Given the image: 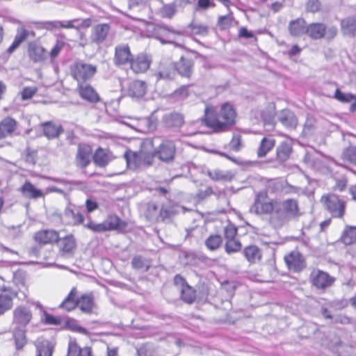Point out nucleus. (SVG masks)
Instances as JSON below:
<instances>
[{
    "mask_svg": "<svg viewBox=\"0 0 356 356\" xmlns=\"http://www.w3.org/2000/svg\"><path fill=\"white\" fill-rule=\"evenodd\" d=\"M17 122L12 118H6L0 122V139L13 134L15 130Z\"/></svg>",
    "mask_w": 356,
    "mask_h": 356,
    "instance_id": "nucleus-35",
    "label": "nucleus"
},
{
    "mask_svg": "<svg viewBox=\"0 0 356 356\" xmlns=\"http://www.w3.org/2000/svg\"><path fill=\"white\" fill-rule=\"evenodd\" d=\"M132 267L136 270H142L147 271L149 269V264L147 261L141 256H136L131 260Z\"/></svg>",
    "mask_w": 356,
    "mask_h": 356,
    "instance_id": "nucleus-53",
    "label": "nucleus"
},
{
    "mask_svg": "<svg viewBox=\"0 0 356 356\" xmlns=\"http://www.w3.org/2000/svg\"><path fill=\"white\" fill-rule=\"evenodd\" d=\"M309 279L312 284L318 289H325L330 287L335 281L334 277L319 269H314L310 274Z\"/></svg>",
    "mask_w": 356,
    "mask_h": 356,
    "instance_id": "nucleus-8",
    "label": "nucleus"
},
{
    "mask_svg": "<svg viewBox=\"0 0 356 356\" xmlns=\"http://www.w3.org/2000/svg\"><path fill=\"white\" fill-rule=\"evenodd\" d=\"M194 63L192 59L181 56L175 64V71L181 76L189 78L193 74Z\"/></svg>",
    "mask_w": 356,
    "mask_h": 356,
    "instance_id": "nucleus-21",
    "label": "nucleus"
},
{
    "mask_svg": "<svg viewBox=\"0 0 356 356\" xmlns=\"http://www.w3.org/2000/svg\"><path fill=\"white\" fill-rule=\"evenodd\" d=\"M17 296V293L13 292L10 288L3 286L0 293V316L12 309L13 299Z\"/></svg>",
    "mask_w": 356,
    "mask_h": 356,
    "instance_id": "nucleus-12",
    "label": "nucleus"
},
{
    "mask_svg": "<svg viewBox=\"0 0 356 356\" xmlns=\"http://www.w3.org/2000/svg\"><path fill=\"white\" fill-rule=\"evenodd\" d=\"M54 346L48 340L38 341L36 344V356H52Z\"/></svg>",
    "mask_w": 356,
    "mask_h": 356,
    "instance_id": "nucleus-45",
    "label": "nucleus"
},
{
    "mask_svg": "<svg viewBox=\"0 0 356 356\" xmlns=\"http://www.w3.org/2000/svg\"><path fill=\"white\" fill-rule=\"evenodd\" d=\"M208 175L213 181H230L233 177L230 172L219 169L208 171Z\"/></svg>",
    "mask_w": 356,
    "mask_h": 356,
    "instance_id": "nucleus-49",
    "label": "nucleus"
},
{
    "mask_svg": "<svg viewBox=\"0 0 356 356\" xmlns=\"http://www.w3.org/2000/svg\"><path fill=\"white\" fill-rule=\"evenodd\" d=\"M275 106L274 104H268V106L261 111V117L264 122L265 127H267L268 130H271L275 128Z\"/></svg>",
    "mask_w": 356,
    "mask_h": 356,
    "instance_id": "nucleus-18",
    "label": "nucleus"
},
{
    "mask_svg": "<svg viewBox=\"0 0 356 356\" xmlns=\"http://www.w3.org/2000/svg\"><path fill=\"white\" fill-rule=\"evenodd\" d=\"M154 157L166 163L174 161L176 154L175 142L170 140H163L153 152Z\"/></svg>",
    "mask_w": 356,
    "mask_h": 356,
    "instance_id": "nucleus-6",
    "label": "nucleus"
},
{
    "mask_svg": "<svg viewBox=\"0 0 356 356\" xmlns=\"http://www.w3.org/2000/svg\"><path fill=\"white\" fill-rule=\"evenodd\" d=\"M275 145V140L273 136L264 137L260 141L257 148V154L259 158H262L273 149Z\"/></svg>",
    "mask_w": 356,
    "mask_h": 356,
    "instance_id": "nucleus-28",
    "label": "nucleus"
},
{
    "mask_svg": "<svg viewBox=\"0 0 356 356\" xmlns=\"http://www.w3.org/2000/svg\"><path fill=\"white\" fill-rule=\"evenodd\" d=\"M124 156L127 167L131 170L151 165L154 157V153H149L145 151L132 152L130 150L126 152Z\"/></svg>",
    "mask_w": 356,
    "mask_h": 356,
    "instance_id": "nucleus-3",
    "label": "nucleus"
},
{
    "mask_svg": "<svg viewBox=\"0 0 356 356\" xmlns=\"http://www.w3.org/2000/svg\"><path fill=\"white\" fill-rule=\"evenodd\" d=\"M133 56L127 44H118L115 48L113 63L118 67L129 65Z\"/></svg>",
    "mask_w": 356,
    "mask_h": 356,
    "instance_id": "nucleus-11",
    "label": "nucleus"
},
{
    "mask_svg": "<svg viewBox=\"0 0 356 356\" xmlns=\"http://www.w3.org/2000/svg\"><path fill=\"white\" fill-rule=\"evenodd\" d=\"M355 97L352 93H343L339 88H337L333 97L342 103H350L355 99Z\"/></svg>",
    "mask_w": 356,
    "mask_h": 356,
    "instance_id": "nucleus-54",
    "label": "nucleus"
},
{
    "mask_svg": "<svg viewBox=\"0 0 356 356\" xmlns=\"http://www.w3.org/2000/svg\"><path fill=\"white\" fill-rule=\"evenodd\" d=\"M93 305L94 298L92 294H83L77 298V306L84 313H90Z\"/></svg>",
    "mask_w": 356,
    "mask_h": 356,
    "instance_id": "nucleus-37",
    "label": "nucleus"
},
{
    "mask_svg": "<svg viewBox=\"0 0 356 356\" xmlns=\"http://www.w3.org/2000/svg\"><path fill=\"white\" fill-rule=\"evenodd\" d=\"M106 232L110 230L123 231L127 227V222L120 219L118 216L112 215L104 221Z\"/></svg>",
    "mask_w": 356,
    "mask_h": 356,
    "instance_id": "nucleus-24",
    "label": "nucleus"
},
{
    "mask_svg": "<svg viewBox=\"0 0 356 356\" xmlns=\"http://www.w3.org/2000/svg\"><path fill=\"white\" fill-rule=\"evenodd\" d=\"M306 22L303 18H298L290 22L289 31L293 36H300L306 33Z\"/></svg>",
    "mask_w": 356,
    "mask_h": 356,
    "instance_id": "nucleus-34",
    "label": "nucleus"
},
{
    "mask_svg": "<svg viewBox=\"0 0 356 356\" xmlns=\"http://www.w3.org/2000/svg\"><path fill=\"white\" fill-rule=\"evenodd\" d=\"M280 205L291 220L300 215L298 202L294 199H287L283 201Z\"/></svg>",
    "mask_w": 356,
    "mask_h": 356,
    "instance_id": "nucleus-31",
    "label": "nucleus"
},
{
    "mask_svg": "<svg viewBox=\"0 0 356 356\" xmlns=\"http://www.w3.org/2000/svg\"><path fill=\"white\" fill-rule=\"evenodd\" d=\"M222 238L218 234L211 235L205 241V245L210 250H217L222 244Z\"/></svg>",
    "mask_w": 356,
    "mask_h": 356,
    "instance_id": "nucleus-50",
    "label": "nucleus"
},
{
    "mask_svg": "<svg viewBox=\"0 0 356 356\" xmlns=\"http://www.w3.org/2000/svg\"><path fill=\"white\" fill-rule=\"evenodd\" d=\"M42 127L44 135L49 139L57 138L63 132L60 125H56L52 122H44Z\"/></svg>",
    "mask_w": 356,
    "mask_h": 356,
    "instance_id": "nucleus-33",
    "label": "nucleus"
},
{
    "mask_svg": "<svg viewBox=\"0 0 356 356\" xmlns=\"http://www.w3.org/2000/svg\"><path fill=\"white\" fill-rule=\"evenodd\" d=\"M321 8V3L319 0H307L306 10L309 13L318 12Z\"/></svg>",
    "mask_w": 356,
    "mask_h": 356,
    "instance_id": "nucleus-61",
    "label": "nucleus"
},
{
    "mask_svg": "<svg viewBox=\"0 0 356 356\" xmlns=\"http://www.w3.org/2000/svg\"><path fill=\"white\" fill-rule=\"evenodd\" d=\"M92 20L90 18L81 19L74 18L70 20H54L47 21L44 22L45 28L53 31L59 29H73L79 31L81 29H87L91 26Z\"/></svg>",
    "mask_w": 356,
    "mask_h": 356,
    "instance_id": "nucleus-5",
    "label": "nucleus"
},
{
    "mask_svg": "<svg viewBox=\"0 0 356 356\" xmlns=\"http://www.w3.org/2000/svg\"><path fill=\"white\" fill-rule=\"evenodd\" d=\"M77 290L73 287L67 296L60 303L59 307L67 312L72 311L77 306Z\"/></svg>",
    "mask_w": 356,
    "mask_h": 356,
    "instance_id": "nucleus-36",
    "label": "nucleus"
},
{
    "mask_svg": "<svg viewBox=\"0 0 356 356\" xmlns=\"http://www.w3.org/2000/svg\"><path fill=\"white\" fill-rule=\"evenodd\" d=\"M96 65L78 61L74 63L70 68L72 76L78 82V86L85 83L90 80L96 74Z\"/></svg>",
    "mask_w": 356,
    "mask_h": 356,
    "instance_id": "nucleus-2",
    "label": "nucleus"
},
{
    "mask_svg": "<svg viewBox=\"0 0 356 356\" xmlns=\"http://www.w3.org/2000/svg\"><path fill=\"white\" fill-rule=\"evenodd\" d=\"M284 261L288 268L294 272H299L305 266L302 256L298 251H292L286 255Z\"/></svg>",
    "mask_w": 356,
    "mask_h": 356,
    "instance_id": "nucleus-15",
    "label": "nucleus"
},
{
    "mask_svg": "<svg viewBox=\"0 0 356 356\" xmlns=\"http://www.w3.org/2000/svg\"><path fill=\"white\" fill-rule=\"evenodd\" d=\"M345 245H352L356 242V226L346 225L340 238Z\"/></svg>",
    "mask_w": 356,
    "mask_h": 356,
    "instance_id": "nucleus-40",
    "label": "nucleus"
},
{
    "mask_svg": "<svg viewBox=\"0 0 356 356\" xmlns=\"http://www.w3.org/2000/svg\"><path fill=\"white\" fill-rule=\"evenodd\" d=\"M78 88L80 96L83 99L92 103L99 101V95L90 85L83 83L78 86Z\"/></svg>",
    "mask_w": 356,
    "mask_h": 356,
    "instance_id": "nucleus-26",
    "label": "nucleus"
},
{
    "mask_svg": "<svg viewBox=\"0 0 356 356\" xmlns=\"http://www.w3.org/2000/svg\"><path fill=\"white\" fill-rule=\"evenodd\" d=\"M275 205L272 201H268L263 193H259L254 204L251 206L250 211L257 215L272 213Z\"/></svg>",
    "mask_w": 356,
    "mask_h": 356,
    "instance_id": "nucleus-10",
    "label": "nucleus"
},
{
    "mask_svg": "<svg viewBox=\"0 0 356 356\" xmlns=\"http://www.w3.org/2000/svg\"><path fill=\"white\" fill-rule=\"evenodd\" d=\"M134 72L138 74L145 72L149 67V61L144 55H139L136 59L132 58L129 64Z\"/></svg>",
    "mask_w": 356,
    "mask_h": 356,
    "instance_id": "nucleus-29",
    "label": "nucleus"
},
{
    "mask_svg": "<svg viewBox=\"0 0 356 356\" xmlns=\"http://www.w3.org/2000/svg\"><path fill=\"white\" fill-rule=\"evenodd\" d=\"M147 92V84L145 81L134 80L129 83L127 88V94L131 98L140 99Z\"/></svg>",
    "mask_w": 356,
    "mask_h": 356,
    "instance_id": "nucleus-19",
    "label": "nucleus"
},
{
    "mask_svg": "<svg viewBox=\"0 0 356 356\" xmlns=\"http://www.w3.org/2000/svg\"><path fill=\"white\" fill-rule=\"evenodd\" d=\"M189 28L197 35H207L209 33V27L206 24L192 22L189 25Z\"/></svg>",
    "mask_w": 356,
    "mask_h": 356,
    "instance_id": "nucleus-55",
    "label": "nucleus"
},
{
    "mask_svg": "<svg viewBox=\"0 0 356 356\" xmlns=\"http://www.w3.org/2000/svg\"><path fill=\"white\" fill-rule=\"evenodd\" d=\"M34 238L37 242L47 244L57 242L59 236L58 232L54 230H42L37 232Z\"/></svg>",
    "mask_w": 356,
    "mask_h": 356,
    "instance_id": "nucleus-25",
    "label": "nucleus"
},
{
    "mask_svg": "<svg viewBox=\"0 0 356 356\" xmlns=\"http://www.w3.org/2000/svg\"><path fill=\"white\" fill-rule=\"evenodd\" d=\"M290 220L291 218L280 204L275 205V209L270 216V222L273 227H281Z\"/></svg>",
    "mask_w": 356,
    "mask_h": 356,
    "instance_id": "nucleus-16",
    "label": "nucleus"
},
{
    "mask_svg": "<svg viewBox=\"0 0 356 356\" xmlns=\"http://www.w3.org/2000/svg\"><path fill=\"white\" fill-rule=\"evenodd\" d=\"M161 12L163 17L171 18L176 13V6L174 4L165 5Z\"/></svg>",
    "mask_w": 356,
    "mask_h": 356,
    "instance_id": "nucleus-62",
    "label": "nucleus"
},
{
    "mask_svg": "<svg viewBox=\"0 0 356 356\" xmlns=\"http://www.w3.org/2000/svg\"><path fill=\"white\" fill-rule=\"evenodd\" d=\"M181 209H182L177 204L170 203L167 205H163L159 212V217L164 221L178 213Z\"/></svg>",
    "mask_w": 356,
    "mask_h": 356,
    "instance_id": "nucleus-44",
    "label": "nucleus"
},
{
    "mask_svg": "<svg viewBox=\"0 0 356 356\" xmlns=\"http://www.w3.org/2000/svg\"><path fill=\"white\" fill-rule=\"evenodd\" d=\"M91 154L92 147L89 145L79 144L76 156V165L81 168L87 167L90 163Z\"/></svg>",
    "mask_w": 356,
    "mask_h": 356,
    "instance_id": "nucleus-14",
    "label": "nucleus"
},
{
    "mask_svg": "<svg viewBox=\"0 0 356 356\" xmlns=\"http://www.w3.org/2000/svg\"><path fill=\"white\" fill-rule=\"evenodd\" d=\"M84 227L92 231L95 233H101L106 232L105 225L103 222L95 223L92 220H89L86 224H83Z\"/></svg>",
    "mask_w": 356,
    "mask_h": 356,
    "instance_id": "nucleus-58",
    "label": "nucleus"
},
{
    "mask_svg": "<svg viewBox=\"0 0 356 356\" xmlns=\"http://www.w3.org/2000/svg\"><path fill=\"white\" fill-rule=\"evenodd\" d=\"M237 227L233 224H229L225 227L224 229V235L225 239L232 240L236 239V236L237 234Z\"/></svg>",
    "mask_w": 356,
    "mask_h": 356,
    "instance_id": "nucleus-59",
    "label": "nucleus"
},
{
    "mask_svg": "<svg viewBox=\"0 0 356 356\" xmlns=\"http://www.w3.org/2000/svg\"><path fill=\"white\" fill-rule=\"evenodd\" d=\"M277 119L287 129H295L298 125V119L293 112L283 109L277 113Z\"/></svg>",
    "mask_w": 356,
    "mask_h": 356,
    "instance_id": "nucleus-17",
    "label": "nucleus"
},
{
    "mask_svg": "<svg viewBox=\"0 0 356 356\" xmlns=\"http://www.w3.org/2000/svg\"><path fill=\"white\" fill-rule=\"evenodd\" d=\"M236 113L232 105L224 104L220 111L217 113L212 106H207L204 111V118L202 119L203 123L214 132H222L235 123Z\"/></svg>",
    "mask_w": 356,
    "mask_h": 356,
    "instance_id": "nucleus-1",
    "label": "nucleus"
},
{
    "mask_svg": "<svg viewBox=\"0 0 356 356\" xmlns=\"http://www.w3.org/2000/svg\"><path fill=\"white\" fill-rule=\"evenodd\" d=\"M44 317L42 318V322L46 325H58L63 323V318L61 317L54 316L47 312H44Z\"/></svg>",
    "mask_w": 356,
    "mask_h": 356,
    "instance_id": "nucleus-56",
    "label": "nucleus"
},
{
    "mask_svg": "<svg viewBox=\"0 0 356 356\" xmlns=\"http://www.w3.org/2000/svg\"><path fill=\"white\" fill-rule=\"evenodd\" d=\"M321 202L332 217L337 218L343 217L346 202L341 200L337 195L332 193L324 195L321 197Z\"/></svg>",
    "mask_w": 356,
    "mask_h": 356,
    "instance_id": "nucleus-4",
    "label": "nucleus"
},
{
    "mask_svg": "<svg viewBox=\"0 0 356 356\" xmlns=\"http://www.w3.org/2000/svg\"><path fill=\"white\" fill-rule=\"evenodd\" d=\"M22 194L29 199H38L44 196L43 192L36 188L30 181H26L21 187Z\"/></svg>",
    "mask_w": 356,
    "mask_h": 356,
    "instance_id": "nucleus-30",
    "label": "nucleus"
},
{
    "mask_svg": "<svg viewBox=\"0 0 356 356\" xmlns=\"http://www.w3.org/2000/svg\"><path fill=\"white\" fill-rule=\"evenodd\" d=\"M26 328L13 327V334L17 349L22 348L26 343Z\"/></svg>",
    "mask_w": 356,
    "mask_h": 356,
    "instance_id": "nucleus-46",
    "label": "nucleus"
},
{
    "mask_svg": "<svg viewBox=\"0 0 356 356\" xmlns=\"http://www.w3.org/2000/svg\"><path fill=\"white\" fill-rule=\"evenodd\" d=\"M82 211V207L70 203L64 210L63 219L69 225L77 226L82 225L84 222Z\"/></svg>",
    "mask_w": 356,
    "mask_h": 356,
    "instance_id": "nucleus-9",
    "label": "nucleus"
},
{
    "mask_svg": "<svg viewBox=\"0 0 356 356\" xmlns=\"http://www.w3.org/2000/svg\"><path fill=\"white\" fill-rule=\"evenodd\" d=\"M111 26L109 24H98L91 29L90 40L93 43L99 44L106 38Z\"/></svg>",
    "mask_w": 356,
    "mask_h": 356,
    "instance_id": "nucleus-13",
    "label": "nucleus"
},
{
    "mask_svg": "<svg viewBox=\"0 0 356 356\" xmlns=\"http://www.w3.org/2000/svg\"><path fill=\"white\" fill-rule=\"evenodd\" d=\"M229 147L236 152L240 150L241 147V136L237 134L233 136L232 139L229 143Z\"/></svg>",
    "mask_w": 356,
    "mask_h": 356,
    "instance_id": "nucleus-64",
    "label": "nucleus"
},
{
    "mask_svg": "<svg viewBox=\"0 0 356 356\" xmlns=\"http://www.w3.org/2000/svg\"><path fill=\"white\" fill-rule=\"evenodd\" d=\"M76 240L72 234L67 235L60 241V248L63 252H72L76 248Z\"/></svg>",
    "mask_w": 356,
    "mask_h": 356,
    "instance_id": "nucleus-47",
    "label": "nucleus"
},
{
    "mask_svg": "<svg viewBox=\"0 0 356 356\" xmlns=\"http://www.w3.org/2000/svg\"><path fill=\"white\" fill-rule=\"evenodd\" d=\"M67 356H92L90 347L81 348L76 342L70 341L68 344Z\"/></svg>",
    "mask_w": 356,
    "mask_h": 356,
    "instance_id": "nucleus-42",
    "label": "nucleus"
},
{
    "mask_svg": "<svg viewBox=\"0 0 356 356\" xmlns=\"http://www.w3.org/2000/svg\"><path fill=\"white\" fill-rule=\"evenodd\" d=\"M241 243L238 239L227 240L225 245V252L230 254L237 252L241 249Z\"/></svg>",
    "mask_w": 356,
    "mask_h": 356,
    "instance_id": "nucleus-52",
    "label": "nucleus"
},
{
    "mask_svg": "<svg viewBox=\"0 0 356 356\" xmlns=\"http://www.w3.org/2000/svg\"><path fill=\"white\" fill-rule=\"evenodd\" d=\"M292 152V147L288 142L281 143L276 148L277 160L283 163L289 159Z\"/></svg>",
    "mask_w": 356,
    "mask_h": 356,
    "instance_id": "nucleus-39",
    "label": "nucleus"
},
{
    "mask_svg": "<svg viewBox=\"0 0 356 356\" xmlns=\"http://www.w3.org/2000/svg\"><path fill=\"white\" fill-rule=\"evenodd\" d=\"M30 35L34 36L35 34L33 31H30L24 27H19L17 29V33L15 36L14 40L7 49V52L8 54H12L19 47V45L29 38Z\"/></svg>",
    "mask_w": 356,
    "mask_h": 356,
    "instance_id": "nucleus-22",
    "label": "nucleus"
},
{
    "mask_svg": "<svg viewBox=\"0 0 356 356\" xmlns=\"http://www.w3.org/2000/svg\"><path fill=\"white\" fill-rule=\"evenodd\" d=\"M243 254L245 259L251 264L259 261L261 258V250L254 245L244 248Z\"/></svg>",
    "mask_w": 356,
    "mask_h": 356,
    "instance_id": "nucleus-41",
    "label": "nucleus"
},
{
    "mask_svg": "<svg viewBox=\"0 0 356 356\" xmlns=\"http://www.w3.org/2000/svg\"><path fill=\"white\" fill-rule=\"evenodd\" d=\"M93 161L99 167H104L111 161V156L109 151L99 147L93 156Z\"/></svg>",
    "mask_w": 356,
    "mask_h": 356,
    "instance_id": "nucleus-38",
    "label": "nucleus"
},
{
    "mask_svg": "<svg viewBox=\"0 0 356 356\" xmlns=\"http://www.w3.org/2000/svg\"><path fill=\"white\" fill-rule=\"evenodd\" d=\"M157 206L154 203H150L147 205V210L145 211V216L149 221L157 220L159 215L157 214Z\"/></svg>",
    "mask_w": 356,
    "mask_h": 356,
    "instance_id": "nucleus-57",
    "label": "nucleus"
},
{
    "mask_svg": "<svg viewBox=\"0 0 356 356\" xmlns=\"http://www.w3.org/2000/svg\"><path fill=\"white\" fill-rule=\"evenodd\" d=\"M326 26L322 23H312L307 26L306 33L312 39L318 40L325 35Z\"/></svg>",
    "mask_w": 356,
    "mask_h": 356,
    "instance_id": "nucleus-27",
    "label": "nucleus"
},
{
    "mask_svg": "<svg viewBox=\"0 0 356 356\" xmlns=\"http://www.w3.org/2000/svg\"><path fill=\"white\" fill-rule=\"evenodd\" d=\"M184 122L183 116L178 113H171L163 117V122L168 127H180Z\"/></svg>",
    "mask_w": 356,
    "mask_h": 356,
    "instance_id": "nucleus-43",
    "label": "nucleus"
},
{
    "mask_svg": "<svg viewBox=\"0 0 356 356\" xmlns=\"http://www.w3.org/2000/svg\"><path fill=\"white\" fill-rule=\"evenodd\" d=\"M341 31L343 35L356 37V16L349 17L341 22Z\"/></svg>",
    "mask_w": 356,
    "mask_h": 356,
    "instance_id": "nucleus-32",
    "label": "nucleus"
},
{
    "mask_svg": "<svg viewBox=\"0 0 356 356\" xmlns=\"http://www.w3.org/2000/svg\"><path fill=\"white\" fill-rule=\"evenodd\" d=\"M232 21L233 17L230 15L220 16L218 17V24L220 29H226L231 26Z\"/></svg>",
    "mask_w": 356,
    "mask_h": 356,
    "instance_id": "nucleus-60",
    "label": "nucleus"
},
{
    "mask_svg": "<svg viewBox=\"0 0 356 356\" xmlns=\"http://www.w3.org/2000/svg\"><path fill=\"white\" fill-rule=\"evenodd\" d=\"M341 157L344 161L356 165V146H349L346 148L341 154Z\"/></svg>",
    "mask_w": 356,
    "mask_h": 356,
    "instance_id": "nucleus-51",
    "label": "nucleus"
},
{
    "mask_svg": "<svg viewBox=\"0 0 356 356\" xmlns=\"http://www.w3.org/2000/svg\"><path fill=\"white\" fill-rule=\"evenodd\" d=\"M188 95V86H183L174 92V97L176 98L185 99Z\"/></svg>",
    "mask_w": 356,
    "mask_h": 356,
    "instance_id": "nucleus-63",
    "label": "nucleus"
},
{
    "mask_svg": "<svg viewBox=\"0 0 356 356\" xmlns=\"http://www.w3.org/2000/svg\"><path fill=\"white\" fill-rule=\"evenodd\" d=\"M154 76H156L157 81L160 79H173L176 76L175 64L172 63H169L167 64L160 65Z\"/></svg>",
    "mask_w": 356,
    "mask_h": 356,
    "instance_id": "nucleus-23",
    "label": "nucleus"
},
{
    "mask_svg": "<svg viewBox=\"0 0 356 356\" xmlns=\"http://www.w3.org/2000/svg\"><path fill=\"white\" fill-rule=\"evenodd\" d=\"M32 318L33 314L30 308L19 305L13 311L12 325L13 327L26 328Z\"/></svg>",
    "mask_w": 356,
    "mask_h": 356,
    "instance_id": "nucleus-7",
    "label": "nucleus"
},
{
    "mask_svg": "<svg viewBox=\"0 0 356 356\" xmlns=\"http://www.w3.org/2000/svg\"><path fill=\"white\" fill-rule=\"evenodd\" d=\"M28 53L30 59L34 63L43 62L47 56L45 49L35 42L29 43Z\"/></svg>",
    "mask_w": 356,
    "mask_h": 356,
    "instance_id": "nucleus-20",
    "label": "nucleus"
},
{
    "mask_svg": "<svg viewBox=\"0 0 356 356\" xmlns=\"http://www.w3.org/2000/svg\"><path fill=\"white\" fill-rule=\"evenodd\" d=\"M181 299L188 304L193 303L196 298V291L191 286L185 285L180 289Z\"/></svg>",
    "mask_w": 356,
    "mask_h": 356,
    "instance_id": "nucleus-48",
    "label": "nucleus"
}]
</instances>
